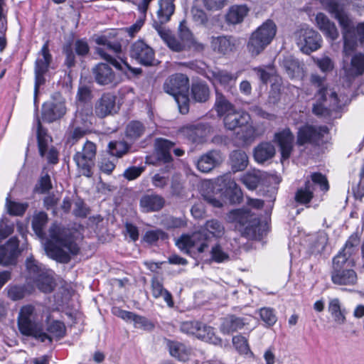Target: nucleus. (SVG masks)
<instances>
[{
  "instance_id": "nucleus-25",
  "label": "nucleus",
  "mask_w": 364,
  "mask_h": 364,
  "mask_svg": "<svg viewBox=\"0 0 364 364\" xmlns=\"http://www.w3.org/2000/svg\"><path fill=\"white\" fill-rule=\"evenodd\" d=\"M250 115L247 112L235 109L224 117L223 122L227 129L234 130L237 127L241 128L246 125L250 122Z\"/></svg>"
},
{
  "instance_id": "nucleus-44",
  "label": "nucleus",
  "mask_w": 364,
  "mask_h": 364,
  "mask_svg": "<svg viewBox=\"0 0 364 364\" xmlns=\"http://www.w3.org/2000/svg\"><path fill=\"white\" fill-rule=\"evenodd\" d=\"M195 336L201 340L215 345H220L222 343L221 339L215 336L212 327L201 323H199V326Z\"/></svg>"
},
{
  "instance_id": "nucleus-33",
  "label": "nucleus",
  "mask_w": 364,
  "mask_h": 364,
  "mask_svg": "<svg viewBox=\"0 0 364 364\" xmlns=\"http://www.w3.org/2000/svg\"><path fill=\"white\" fill-rule=\"evenodd\" d=\"M328 311L337 325H343L346 321L345 309H342L341 301L338 298L329 299Z\"/></svg>"
},
{
  "instance_id": "nucleus-46",
  "label": "nucleus",
  "mask_w": 364,
  "mask_h": 364,
  "mask_svg": "<svg viewBox=\"0 0 364 364\" xmlns=\"http://www.w3.org/2000/svg\"><path fill=\"white\" fill-rule=\"evenodd\" d=\"M204 5L200 2V0H195L191 9V16L193 21L197 25L204 26L208 21V16L203 11Z\"/></svg>"
},
{
  "instance_id": "nucleus-12",
  "label": "nucleus",
  "mask_w": 364,
  "mask_h": 364,
  "mask_svg": "<svg viewBox=\"0 0 364 364\" xmlns=\"http://www.w3.org/2000/svg\"><path fill=\"white\" fill-rule=\"evenodd\" d=\"M96 155V146L94 143L87 141L81 151H77L73 156V160L81 175L91 177L92 168Z\"/></svg>"
},
{
  "instance_id": "nucleus-1",
  "label": "nucleus",
  "mask_w": 364,
  "mask_h": 364,
  "mask_svg": "<svg viewBox=\"0 0 364 364\" xmlns=\"http://www.w3.org/2000/svg\"><path fill=\"white\" fill-rule=\"evenodd\" d=\"M43 245L49 257L63 263L68 262L71 256L79 252L74 232L58 223H53L49 228L48 237Z\"/></svg>"
},
{
  "instance_id": "nucleus-54",
  "label": "nucleus",
  "mask_w": 364,
  "mask_h": 364,
  "mask_svg": "<svg viewBox=\"0 0 364 364\" xmlns=\"http://www.w3.org/2000/svg\"><path fill=\"white\" fill-rule=\"evenodd\" d=\"M144 132V127L139 122H130L126 129V135L130 139H136L140 137Z\"/></svg>"
},
{
  "instance_id": "nucleus-20",
  "label": "nucleus",
  "mask_w": 364,
  "mask_h": 364,
  "mask_svg": "<svg viewBox=\"0 0 364 364\" xmlns=\"http://www.w3.org/2000/svg\"><path fill=\"white\" fill-rule=\"evenodd\" d=\"M185 137L194 143H202L211 133V127L205 124L187 125L181 130Z\"/></svg>"
},
{
  "instance_id": "nucleus-35",
  "label": "nucleus",
  "mask_w": 364,
  "mask_h": 364,
  "mask_svg": "<svg viewBox=\"0 0 364 364\" xmlns=\"http://www.w3.org/2000/svg\"><path fill=\"white\" fill-rule=\"evenodd\" d=\"M275 153V148L272 143L262 142L255 148L254 158L257 162L264 163L272 159Z\"/></svg>"
},
{
  "instance_id": "nucleus-27",
  "label": "nucleus",
  "mask_w": 364,
  "mask_h": 364,
  "mask_svg": "<svg viewBox=\"0 0 364 364\" xmlns=\"http://www.w3.org/2000/svg\"><path fill=\"white\" fill-rule=\"evenodd\" d=\"M218 183L221 191H224L226 195L230 196L234 202L239 201L242 198V192L234 180L229 175H225L218 178Z\"/></svg>"
},
{
  "instance_id": "nucleus-40",
  "label": "nucleus",
  "mask_w": 364,
  "mask_h": 364,
  "mask_svg": "<svg viewBox=\"0 0 364 364\" xmlns=\"http://www.w3.org/2000/svg\"><path fill=\"white\" fill-rule=\"evenodd\" d=\"M282 65L289 77L292 79H300L304 76L303 67L300 65L298 60L291 57L284 59Z\"/></svg>"
},
{
  "instance_id": "nucleus-4",
  "label": "nucleus",
  "mask_w": 364,
  "mask_h": 364,
  "mask_svg": "<svg viewBox=\"0 0 364 364\" xmlns=\"http://www.w3.org/2000/svg\"><path fill=\"white\" fill-rule=\"evenodd\" d=\"M225 232L223 225L217 220H208L204 226L192 235H183L176 242V246L187 254L196 251L198 253L207 250L210 235L213 237H221Z\"/></svg>"
},
{
  "instance_id": "nucleus-28",
  "label": "nucleus",
  "mask_w": 364,
  "mask_h": 364,
  "mask_svg": "<svg viewBox=\"0 0 364 364\" xmlns=\"http://www.w3.org/2000/svg\"><path fill=\"white\" fill-rule=\"evenodd\" d=\"M164 204V198L157 194H146L140 199V208L144 213L160 210Z\"/></svg>"
},
{
  "instance_id": "nucleus-14",
  "label": "nucleus",
  "mask_w": 364,
  "mask_h": 364,
  "mask_svg": "<svg viewBox=\"0 0 364 364\" xmlns=\"http://www.w3.org/2000/svg\"><path fill=\"white\" fill-rule=\"evenodd\" d=\"M65 99L62 95L56 92L50 101L43 105V117L45 120L51 122L60 117L66 113Z\"/></svg>"
},
{
  "instance_id": "nucleus-51",
  "label": "nucleus",
  "mask_w": 364,
  "mask_h": 364,
  "mask_svg": "<svg viewBox=\"0 0 364 364\" xmlns=\"http://www.w3.org/2000/svg\"><path fill=\"white\" fill-rule=\"evenodd\" d=\"M46 323L48 325L47 331L50 335H48L47 333L46 334L50 338V341L48 340H46V341L51 343L52 337L60 338L64 336L65 328L64 324L62 322L53 321L50 323L49 320L48 322Z\"/></svg>"
},
{
  "instance_id": "nucleus-29",
  "label": "nucleus",
  "mask_w": 364,
  "mask_h": 364,
  "mask_svg": "<svg viewBox=\"0 0 364 364\" xmlns=\"http://www.w3.org/2000/svg\"><path fill=\"white\" fill-rule=\"evenodd\" d=\"M167 346L170 355L180 361H187L192 356V349L184 343L168 341L167 342Z\"/></svg>"
},
{
  "instance_id": "nucleus-30",
  "label": "nucleus",
  "mask_w": 364,
  "mask_h": 364,
  "mask_svg": "<svg viewBox=\"0 0 364 364\" xmlns=\"http://www.w3.org/2000/svg\"><path fill=\"white\" fill-rule=\"evenodd\" d=\"M250 11L246 5H232L225 15V21L228 23L236 25L241 23L247 17Z\"/></svg>"
},
{
  "instance_id": "nucleus-11",
  "label": "nucleus",
  "mask_w": 364,
  "mask_h": 364,
  "mask_svg": "<svg viewBox=\"0 0 364 364\" xmlns=\"http://www.w3.org/2000/svg\"><path fill=\"white\" fill-rule=\"evenodd\" d=\"M294 39L299 49L306 54L314 52L321 46V35L307 25H304L294 33Z\"/></svg>"
},
{
  "instance_id": "nucleus-18",
  "label": "nucleus",
  "mask_w": 364,
  "mask_h": 364,
  "mask_svg": "<svg viewBox=\"0 0 364 364\" xmlns=\"http://www.w3.org/2000/svg\"><path fill=\"white\" fill-rule=\"evenodd\" d=\"M130 55L132 58L144 65H151L154 60L153 49L141 41H138L132 45Z\"/></svg>"
},
{
  "instance_id": "nucleus-53",
  "label": "nucleus",
  "mask_w": 364,
  "mask_h": 364,
  "mask_svg": "<svg viewBox=\"0 0 364 364\" xmlns=\"http://www.w3.org/2000/svg\"><path fill=\"white\" fill-rule=\"evenodd\" d=\"M37 138L39 152L41 156H44L48 149V145L50 141V137L42 129L40 122H38Z\"/></svg>"
},
{
  "instance_id": "nucleus-3",
  "label": "nucleus",
  "mask_w": 364,
  "mask_h": 364,
  "mask_svg": "<svg viewBox=\"0 0 364 364\" xmlns=\"http://www.w3.org/2000/svg\"><path fill=\"white\" fill-rule=\"evenodd\" d=\"M50 309L42 304L23 306L17 318L19 331L25 336H32L42 342L50 341V338L43 331V323L50 319Z\"/></svg>"
},
{
  "instance_id": "nucleus-15",
  "label": "nucleus",
  "mask_w": 364,
  "mask_h": 364,
  "mask_svg": "<svg viewBox=\"0 0 364 364\" xmlns=\"http://www.w3.org/2000/svg\"><path fill=\"white\" fill-rule=\"evenodd\" d=\"M328 132L326 127H316L305 124L301 127L297 132L296 144L303 146L306 144H312L321 139Z\"/></svg>"
},
{
  "instance_id": "nucleus-21",
  "label": "nucleus",
  "mask_w": 364,
  "mask_h": 364,
  "mask_svg": "<svg viewBox=\"0 0 364 364\" xmlns=\"http://www.w3.org/2000/svg\"><path fill=\"white\" fill-rule=\"evenodd\" d=\"M92 74L95 81L102 85L117 82V76L112 68L107 63H100L92 68Z\"/></svg>"
},
{
  "instance_id": "nucleus-48",
  "label": "nucleus",
  "mask_w": 364,
  "mask_h": 364,
  "mask_svg": "<svg viewBox=\"0 0 364 364\" xmlns=\"http://www.w3.org/2000/svg\"><path fill=\"white\" fill-rule=\"evenodd\" d=\"M152 295L155 298L163 297L168 306H173V302L171 294L164 288L162 284L158 280H153L151 283Z\"/></svg>"
},
{
  "instance_id": "nucleus-59",
  "label": "nucleus",
  "mask_w": 364,
  "mask_h": 364,
  "mask_svg": "<svg viewBox=\"0 0 364 364\" xmlns=\"http://www.w3.org/2000/svg\"><path fill=\"white\" fill-rule=\"evenodd\" d=\"M232 344L240 353H251L247 340L245 337L242 336H234L232 338Z\"/></svg>"
},
{
  "instance_id": "nucleus-26",
  "label": "nucleus",
  "mask_w": 364,
  "mask_h": 364,
  "mask_svg": "<svg viewBox=\"0 0 364 364\" xmlns=\"http://www.w3.org/2000/svg\"><path fill=\"white\" fill-rule=\"evenodd\" d=\"M18 241L16 237L11 238L4 245L0 247V264H11L18 255Z\"/></svg>"
},
{
  "instance_id": "nucleus-13",
  "label": "nucleus",
  "mask_w": 364,
  "mask_h": 364,
  "mask_svg": "<svg viewBox=\"0 0 364 364\" xmlns=\"http://www.w3.org/2000/svg\"><path fill=\"white\" fill-rule=\"evenodd\" d=\"M51 61V55L49 53L48 43H45L36 60L35 64V85H34V101L36 100L39 87L45 82L44 74L48 71Z\"/></svg>"
},
{
  "instance_id": "nucleus-24",
  "label": "nucleus",
  "mask_w": 364,
  "mask_h": 364,
  "mask_svg": "<svg viewBox=\"0 0 364 364\" xmlns=\"http://www.w3.org/2000/svg\"><path fill=\"white\" fill-rule=\"evenodd\" d=\"M316 25L326 38L335 41L339 33L336 24L323 13L319 12L316 15Z\"/></svg>"
},
{
  "instance_id": "nucleus-50",
  "label": "nucleus",
  "mask_w": 364,
  "mask_h": 364,
  "mask_svg": "<svg viewBox=\"0 0 364 364\" xmlns=\"http://www.w3.org/2000/svg\"><path fill=\"white\" fill-rule=\"evenodd\" d=\"M192 95L197 102H205L210 95L209 88L203 83L193 84L192 86Z\"/></svg>"
},
{
  "instance_id": "nucleus-5",
  "label": "nucleus",
  "mask_w": 364,
  "mask_h": 364,
  "mask_svg": "<svg viewBox=\"0 0 364 364\" xmlns=\"http://www.w3.org/2000/svg\"><path fill=\"white\" fill-rule=\"evenodd\" d=\"M322 5L332 16L337 20L342 30L344 41L343 53L350 55L355 48V26L344 5L335 0H321Z\"/></svg>"
},
{
  "instance_id": "nucleus-45",
  "label": "nucleus",
  "mask_w": 364,
  "mask_h": 364,
  "mask_svg": "<svg viewBox=\"0 0 364 364\" xmlns=\"http://www.w3.org/2000/svg\"><path fill=\"white\" fill-rule=\"evenodd\" d=\"M215 109L219 116H226L235 109V106L218 92H216Z\"/></svg>"
},
{
  "instance_id": "nucleus-36",
  "label": "nucleus",
  "mask_w": 364,
  "mask_h": 364,
  "mask_svg": "<svg viewBox=\"0 0 364 364\" xmlns=\"http://www.w3.org/2000/svg\"><path fill=\"white\" fill-rule=\"evenodd\" d=\"M210 43L214 51L223 55L232 52L235 47L232 40L227 36L212 37Z\"/></svg>"
},
{
  "instance_id": "nucleus-37",
  "label": "nucleus",
  "mask_w": 364,
  "mask_h": 364,
  "mask_svg": "<svg viewBox=\"0 0 364 364\" xmlns=\"http://www.w3.org/2000/svg\"><path fill=\"white\" fill-rule=\"evenodd\" d=\"M262 134V132L249 123L240 128L237 132V138L242 141L243 145H248Z\"/></svg>"
},
{
  "instance_id": "nucleus-32",
  "label": "nucleus",
  "mask_w": 364,
  "mask_h": 364,
  "mask_svg": "<svg viewBox=\"0 0 364 364\" xmlns=\"http://www.w3.org/2000/svg\"><path fill=\"white\" fill-rule=\"evenodd\" d=\"M48 270L43 264L35 260L32 256L28 257L26 260V277L31 282H34Z\"/></svg>"
},
{
  "instance_id": "nucleus-17",
  "label": "nucleus",
  "mask_w": 364,
  "mask_h": 364,
  "mask_svg": "<svg viewBox=\"0 0 364 364\" xmlns=\"http://www.w3.org/2000/svg\"><path fill=\"white\" fill-rule=\"evenodd\" d=\"M112 313L127 322L133 323L134 326L144 331H151L154 325L146 318L137 315L133 312L125 311L119 308H113Z\"/></svg>"
},
{
  "instance_id": "nucleus-10",
  "label": "nucleus",
  "mask_w": 364,
  "mask_h": 364,
  "mask_svg": "<svg viewBox=\"0 0 364 364\" xmlns=\"http://www.w3.org/2000/svg\"><path fill=\"white\" fill-rule=\"evenodd\" d=\"M95 42L99 46L103 47H97L96 51L102 58L112 64L117 69L125 71L126 69L131 70L135 74L139 73L140 69H132L126 62H118L112 54H119L122 50V47L119 43H112L105 36H98L95 39Z\"/></svg>"
},
{
  "instance_id": "nucleus-43",
  "label": "nucleus",
  "mask_w": 364,
  "mask_h": 364,
  "mask_svg": "<svg viewBox=\"0 0 364 364\" xmlns=\"http://www.w3.org/2000/svg\"><path fill=\"white\" fill-rule=\"evenodd\" d=\"M230 159L232 168L235 172L243 171L247 166V155L242 150L233 151L230 154Z\"/></svg>"
},
{
  "instance_id": "nucleus-63",
  "label": "nucleus",
  "mask_w": 364,
  "mask_h": 364,
  "mask_svg": "<svg viewBox=\"0 0 364 364\" xmlns=\"http://www.w3.org/2000/svg\"><path fill=\"white\" fill-rule=\"evenodd\" d=\"M327 236L324 233H321L317 239L316 241L312 245L311 247V252L314 254H320L321 253L327 244Z\"/></svg>"
},
{
  "instance_id": "nucleus-38",
  "label": "nucleus",
  "mask_w": 364,
  "mask_h": 364,
  "mask_svg": "<svg viewBox=\"0 0 364 364\" xmlns=\"http://www.w3.org/2000/svg\"><path fill=\"white\" fill-rule=\"evenodd\" d=\"M179 38L183 43L187 49L194 48L196 49L202 48L201 44L198 43L193 33L186 25V21L180 23L178 27Z\"/></svg>"
},
{
  "instance_id": "nucleus-62",
  "label": "nucleus",
  "mask_w": 364,
  "mask_h": 364,
  "mask_svg": "<svg viewBox=\"0 0 364 364\" xmlns=\"http://www.w3.org/2000/svg\"><path fill=\"white\" fill-rule=\"evenodd\" d=\"M204 8L210 11L221 10L227 4V0H200Z\"/></svg>"
},
{
  "instance_id": "nucleus-49",
  "label": "nucleus",
  "mask_w": 364,
  "mask_h": 364,
  "mask_svg": "<svg viewBox=\"0 0 364 364\" xmlns=\"http://www.w3.org/2000/svg\"><path fill=\"white\" fill-rule=\"evenodd\" d=\"M48 222V215L43 212H40L33 216L32 220V228L36 235L39 238H43L45 233L43 228Z\"/></svg>"
},
{
  "instance_id": "nucleus-34",
  "label": "nucleus",
  "mask_w": 364,
  "mask_h": 364,
  "mask_svg": "<svg viewBox=\"0 0 364 364\" xmlns=\"http://www.w3.org/2000/svg\"><path fill=\"white\" fill-rule=\"evenodd\" d=\"M247 324H248L247 318L230 316L223 318L220 325V331L224 334H229L242 329Z\"/></svg>"
},
{
  "instance_id": "nucleus-52",
  "label": "nucleus",
  "mask_w": 364,
  "mask_h": 364,
  "mask_svg": "<svg viewBox=\"0 0 364 364\" xmlns=\"http://www.w3.org/2000/svg\"><path fill=\"white\" fill-rule=\"evenodd\" d=\"M313 186L309 181L306 182L304 188L299 189L295 196L296 202L306 204L310 202L313 198Z\"/></svg>"
},
{
  "instance_id": "nucleus-39",
  "label": "nucleus",
  "mask_w": 364,
  "mask_h": 364,
  "mask_svg": "<svg viewBox=\"0 0 364 364\" xmlns=\"http://www.w3.org/2000/svg\"><path fill=\"white\" fill-rule=\"evenodd\" d=\"M158 4L157 18L161 23H165L170 20L174 12V0H159Z\"/></svg>"
},
{
  "instance_id": "nucleus-55",
  "label": "nucleus",
  "mask_w": 364,
  "mask_h": 364,
  "mask_svg": "<svg viewBox=\"0 0 364 364\" xmlns=\"http://www.w3.org/2000/svg\"><path fill=\"white\" fill-rule=\"evenodd\" d=\"M241 181L247 188L253 190L260 182V173L259 171L248 172L242 176Z\"/></svg>"
},
{
  "instance_id": "nucleus-7",
  "label": "nucleus",
  "mask_w": 364,
  "mask_h": 364,
  "mask_svg": "<svg viewBox=\"0 0 364 364\" xmlns=\"http://www.w3.org/2000/svg\"><path fill=\"white\" fill-rule=\"evenodd\" d=\"M227 220L235 223V227L247 238L259 240L264 235V227L257 218L246 209L230 211L227 215Z\"/></svg>"
},
{
  "instance_id": "nucleus-31",
  "label": "nucleus",
  "mask_w": 364,
  "mask_h": 364,
  "mask_svg": "<svg viewBox=\"0 0 364 364\" xmlns=\"http://www.w3.org/2000/svg\"><path fill=\"white\" fill-rule=\"evenodd\" d=\"M156 30L164 42L173 51L180 52L187 49L181 40L176 38L168 29L159 27Z\"/></svg>"
},
{
  "instance_id": "nucleus-57",
  "label": "nucleus",
  "mask_w": 364,
  "mask_h": 364,
  "mask_svg": "<svg viewBox=\"0 0 364 364\" xmlns=\"http://www.w3.org/2000/svg\"><path fill=\"white\" fill-rule=\"evenodd\" d=\"M109 151L112 156L122 157L128 150V146L123 141H111L109 145Z\"/></svg>"
},
{
  "instance_id": "nucleus-61",
  "label": "nucleus",
  "mask_w": 364,
  "mask_h": 364,
  "mask_svg": "<svg viewBox=\"0 0 364 364\" xmlns=\"http://www.w3.org/2000/svg\"><path fill=\"white\" fill-rule=\"evenodd\" d=\"M261 319L269 326L274 325L277 321V316L274 310L270 308H262L259 310Z\"/></svg>"
},
{
  "instance_id": "nucleus-58",
  "label": "nucleus",
  "mask_w": 364,
  "mask_h": 364,
  "mask_svg": "<svg viewBox=\"0 0 364 364\" xmlns=\"http://www.w3.org/2000/svg\"><path fill=\"white\" fill-rule=\"evenodd\" d=\"M166 238V234L162 230L157 229L146 231L143 237V240L149 244H152L159 240H165Z\"/></svg>"
},
{
  "instance_id": "nucleus-60",
  "label": "nucleus",
  "mask_w": 364,
  "mask_h": 364,
  "mask_svg": "<svg viewBox=\"0 0 364 364\" xmlns=\"http://www.w3.org/2000/svg\"><path fill=\"white\" fill-rule=\"evenodd\" d=\"M210 254L212 259L218 263L225 262L229 258L228 253L223 251L222 247L218 244L212 247Z\"/></svg>"
},
{
  "instance_id": "nucleus-47",
  "label": "nucleus",
  "mask_w": 364,
  "mask_h": 364,
  "mask_svg": "<svg viewBox=\"0 0 364 364\" xmlns=\"http://www.w3.org/2000/svg\"><path fill=\"white\" fill-rule=\"evenodd\" d=\"M33 283L43 292L48 293L52 291L55 286L53 272L50 270L46 271Z\"/></svg>"
},
{
  "instance_id": "nucleus-22",
  "label": "nucleus",
  "mask_w": 364,
  "mask_h": 364,
  "mask_svg": "<svg viewBox=\"0 0 364 364\" xmlns=\"http://www.w3.org/2000/svg\"><path fill=\"white\" fill-rule=\"evenodd\" d=\"M207 77L214 85L218 84L225 88L235 83L238 74L215 68L209 70L207 73Z\"/></svg>"
},
{
  "instance_id": "nucleus-9",
  "label": "nucleus",
  "mask_w": 364,
  "mask_h": 364,
  "mask_svg": "<svg viewBox=\"0 0 364 364\" xmlns=\"http://www.w3.org/2000/svg\"><path fill=\"white\" fill-rule=\"evenodd\" d=\"M164 91L172 95L182 114L188 112V78L183 74H176L169 77L164 82Z\"/></svg>"
},
{
  "instance_id": "nucleus-41",
  "label": "nucleus",
  "mask_w": 364,
  "mask_h": 364,
  "mask_svg": "<svg viewBox=\"0 0 364 364\" xmlns=\"http://www.w3.org/2000/svg\"><path fill=\"white\" fill-rule=\"evenodd\" d=\"M173 147V143L164 139H159L156 141L155 148L158 159L164 162H168L171 159V149Z\"/></svg>"
},
{
  "instance_id": "nucleus-8",
  "label": "nucleus",
  "mask_w": 364,
  "mask_h": 364,
  "mask_svg": "<svg viewBox=\"0 0 364 364\" xmlns=\"http://www.w3.org/2000/svg\"><path fill=\"white\" fill-rule=\"evenodd\" d=\"M276 23L270 19L265 21L250 36L247 50L251 56L259 55L272 43L277 34Z\"/></svg>"
},
{
  "instance_id": "nucleus-19",
  "label": "nucleus",
  "mask_w": 364,
  "mask_h": 364,
  "mask_svg": "<svg viewBox=\"0 0 364 364\" xmlns=\"http://www.w3.org/2000/svg\"><path fill=\"white\" fill-rule=\"evenodd\" d=\"M118 107L116 105V97L111 93H106L95 104V114L101 118L116 113Z\"/></svg>"
},
{
  "instance_id": "nucleus-64",
  "label": "nucleus",
  "mask_w": 364,
  "mask_h": 364,
  "mask_svg": "<svg viewBox=\"0 0 364 364\" xmlns=\"http://www.w3.org/2000/svg\"><path fill=\"white\" fill-rule=\"evenodd\" d=\"M26 296V290L23 287L13 286L8 289V296L13 301L23 299Z\"/></svg>"
},
{
  "instance_id": "nucleus-42",
  "label": "nucleus",
  "mask_w": 364,
  "mask_h": 364,
  "mask_svg": "<svg viewBox=\"0 0 364 364\" xmlns=\"http://www.w3.org/2000/svg\"><path fill=\"white\" fill-rule=\"evenodd\" d=\"M346 74L349 76H355L364 72V54H356L352 59L349 66L343 65Z\"/></svg>"
},
{
  "instance_id": "nucleus-16",
  "label": "nucleus",
  "mask_w": 364,
  "mask_h": 364,
  "mask_svg": "<svg viewBox=\"0 0 364 364\" xmlns=\"http://www.w3.org/2000/svg\"><path fill=\"white\" fill-rule=\"evenodd\" d=\"M274 142L276 143L282 156V161L287 160L293 151L294 136L289 128L277 132L274 135Z\"/></svg>"
},
{
  "instance_id": "nucleus-6",
  "label": "nucleus",
  "mask_w": 364,
  "mask_h": 364,
  "mask_svg": "<svg viewBox=\"0 0 364 364\" xmlns=\"http://www.w3.org/2000/svg\"><path fill=\"white\" fill-rule=\"evenodd\" d=\"M311 82L318 89L315 95L316 102L312 108L314 114L322 117L328 116L331 111L341 107L340 98L336 92L325 86L324 78L318 75H312Z\"/></svg>"
},
{
  "instance_id": "nucleus-2",
  "label": "nucleus",
  "mask_w": 364,
  "mask_h": 364,
  "mask_svg": "<svg viewBox=\"0 0 364 364\" xmlns=\"http://www.w3.org/2000/svg\"><path fill=\"white\" fill-rule=\"evenodd\" d=\"M359 243L357 235H352L346 241L345 247L333 260L331 273L332 282L338 286H353L358 282V274L353 267L355 265L354 255Z\"/></svg>"
},
{
  "instance_id": "nucleus-23",
  "label": "nucleus",
  "mask_w": 364,
  "mask_h": 364,
  "mask_svg": "<svg viewBox=\"0 0 364 364\" xmlns=\"http://www.w3.org/2000/svg\"><path fill=\"white\" fill-rule=\"evenodd\" d=\"M223 160L220 151L212 150L202 155L197 161L198 169L203 173H208L219 165Z\"/></svg>"
},
{
  "instance_id": "nucleus-56",
  "label": "nucleus",
  "mask_w": 364,
  "mask_h": 364,
  "mask_svg": "<svg viewBox=\"0 0 364 364\" xmlns=\"http://www.w3.org/2000/svg\"><path fill=\"white\" fill-rule=\"evenodd\" d=\"M6 206L9 214L21 215L27 209L28 205L26 203H17L6 199Z\"/></svg>"
}]
</instances>
